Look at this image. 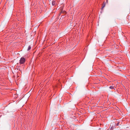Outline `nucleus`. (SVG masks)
I'll return each mask as SVG.
<instances>
[{"instance_id": "f257e3e1", "label": "nucleus", "mask_w": 130, "mask_h": 130, "mask_svg": "<svg viewBox=\"0 0 130 130\" xmlns=\"http://www.w3.org/2000/svg\"><path fill=\"white\" fill-rule=\"evenodd\" d=\"M25 61V59L23 57H21L20 60V64H24Z\"/></svg>"}, {"instance_id": "f03ea898", "label": "nucleus", "mask_w": 130, "mask_h": 130, "mask_svg": "<svg viewBox=\"0 0 130 130\" xmlns=\"http://www.w3.org/2000/svg\"><path fill=\"white\" fill-rule=\"evenodd\" d=\"M60 12L59 14V15H60L61 13L63 14H66L67 13L66 11L64 10H63V8L61 7L60 8Z\"/></svg>"}, {"instance_id": "7ed1b4c3", "label": "nucleus", "mask_w": 130, "mask_h": 130, "mask_svg": "<svg viewBox=\"0 0 130 130\" xmlns=\"http://www.w3.org/2000/svg\"><path fill=\"white\" fill-rule=\"evenodd\" d=\"M106 3L105 2H104L103 5H102V8H101V9L102 10H103V9L104 7H105V6Z\"/></svg>"}, {"instance_id": "20e7f679", "label": "nucleus", "mask_w": 130, "mask_h": 130, "mask_svg": "<svg viewBox=\"0 0 130 130\" xmlns=\"http://www.w3.org/2000/svg\"><path fill=\"white\" fill-rule=\"evenodd\" d=\"M56 2L55 1H53L52 2V4L53 6L54 5H55Z\"/></svg>"}, {"instance_id": "39448f33", "label": "nucleus", "mask_w": 130, "mask_h": 130, "mask_svg": "<svg viewBox=\"0 0 130 130\" xmlns=\"http://www.w3.org/2000/svg\"><path fill=\"white\" fill-rule=\"evenodd\" d=\"M115 127L113 126H111L110 128V130H113L114 128Z\"/></svg>"}, {"instance_id": "423d86ee", "label": "nucleus", "mask_w": 130, "mask_h": 130, "mask_svg": "<svg viewBox=\"0 0 130 130\" xmlns=\"http://www.w3.org/2000/svg\"><path fill=\"white\" fill-rule=\"evenodd\" d=\"M31 46L30 45L29 46H28V49H27V50L29 51V50H30L31 49Z\"/></svg>"}, {"instance_id": "0eeeda50", "label": "nucleus", "mask_w": 130, "mask_h": 130, "mask_svg": "<svg viewBox=\"0 0 130 130\" xmlns=\"http://www.w3.org/2000/svg\"><path fill=\"white\" fill-rule=\"evenodd\" d=\"M109 88L110 89H114V87L113 86H110L109 87Z\"/></svg>"}, {"instance_id": "6e6552de", "label": "nucleus", "mask_w": 130, "mask_h": 130, "mask_svg": "<svg viewBox=\"0 0 130 130\" xmlns=\"http://www.w3.org/2000/svg\"><path fill=\"white\" fill-rule=\"evenodd\" d=\"M122 89H125V87L124 86H122Z\"/></svg>"}, {"instance_id": "1a4fd4ad", "label": "nucleus", "mask_w": 130, "mask_h": 130, "mask_svg": "<svg viewBox=\"0 0 130 130\" xmlns=\"http://www.w3.org/2000/svg\"><path fill=\"white\" fill-rule=\"evenodd\" d=\"M119 122L117 124H116V125L117 126H118V125H119Z\"/></svg>"}, {"instance_id": "9d476101", "label": "nucleus", "mask_w": 130, "mask_h": 130, "mask_svg": "<svg viewBox=\"0 0 130 130\" xmlns=\"http://www.w3.org/2000/svg\"><path fill=\"white\" fill-rule=\"evenodd\" d=\"M106 2L107 3L108 2V0H106Z\"/></svg>"}]
</instances>
